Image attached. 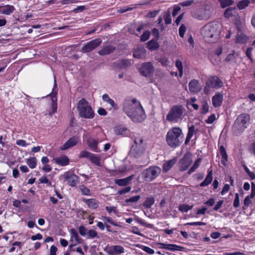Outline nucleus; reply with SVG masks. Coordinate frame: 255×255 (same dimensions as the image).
Listing matches in <instances>:
<instances>
[{
	"label": "nucleus",
	"mask_w": 255,
	"mask_h": 255,
	"mask_svg": "<svg viewBox=\"0 0 255 255\" xmlns=\"http://www.w3.org/2000/svg\"><path fill=\"white\" fill-rule=\"evenodd\" d=\"M212 170L208 171V173L205 180L200 183L201 187H205L210 184L212 181Z\"/></svg>",
	"instance_id": "25"
},
{
	"label": "nucleus",
	"mask_w": 255,
	"mask_h": 255,
	"mask_svg": "<svg viewBox=\"0 0 255 255\" xmlns=\"http://www.w3.org/2000/svg\"><path fill=\"white\" fill-rule=\"evenodd\" d=\"M216 120L215 114H212L210 116L208 119L205 120V122L207 124H212Z\"/></svg>",
	"instance_id": "62"
},
{
	"label": "nucleus",
	"mask_w": 255,
	"mask_h": 255,
	"mask_svg": "<svg viewBox=\"0 0 255 255\" xmlns=\"http://www.w3.org/2000/svg\"><path fill=\"white\" fill-rule=\"evenodd\" d=\"M131 188L130 186L127 187L125 188L122 189L121 190L118 191V194L119 195H122L124 194H126L129 192L131 190Z\"/></svg>",
	"instance_id": "60"
},
{
	"label": "nucleus",
	"mask_w": 255,
	"mask_h": 255,
	"mask_svg": "<svg viewBox=\"0 0 255 255\" xmlns=\"http://www.w3.org/2000/svg\"><path fill=\"white\" fill-rule=\"evenodd\" d=\"M88 231V229L83 226H80L79 227V234L82 236H86L87 234Z\"/></svg>",
	"instance_id": "53"
},
{
	"label": "nucleus",
	"mask_w": 255,
	"mask_h": 255,
	"mask_svg": "<svg viewBox=\"0 0 255 255\" xmlns=\"http://www.w3.org/2000/svg\"><path fill=\"white\" fill-rule=\"evenodd\" d=\"M175 163V159L173 158L171 160L165 162L163 165V171L164 172H168L171 168Z\"/></svg>",
	"instance_id": "28"
},
{
	"label": "nucleus",
	"mask_w": 255,
	"mask_h": 255,
	"mask_svg": "<svg viewBox=\"0 0 255 255\" xmlns=\"http://www.w3.org/2000/svg\"><path fill=\"white\" fill-rule=\"evenodd\" d=\"M146 50L142 46L137 47L133 51V56L135 58L142 59L145 56Z\"/></svg>",
	"instance_id": "17"
},
{
	"label": "nucleus",
	"mask_w": 255,
	"mask_h": 255,
	"mask_svg": "<svg viewBox=\"0 0 255 255\" xmlns=\"http://www.w3.org/2000/svg\"><path fill=\"white\" fill-rule=\"evenodd\" d=\"M115 50L116 47L113 45H107L103 47L98 53L100 55L104 56L113 53Z\"/></svg>",
	"instance_id": "19"
},
{
	"label": "nucleus",
	"mask_w": 255,
	"mask_h": 255,
	"mask_svg": "<svg viewBox=\"0 0 255 255\" xmlns=\"http://www.w3.org/2000/svg\"><path fill=\"white\" fill-rule=\"evenodd\" d=\"M220 152L222 156L221 163L224 165H226V162L228 160V155L226 151L225 148L224 146L221 145L220 147Z\"/></svg>",
	"instance_id": "27"
},
{
	"label": "nucleus",
	"mask_w": 255,
	"mask_h": 255,
	"mask_svg": "<svg viewBox=\"0 0 255 255\" xmlns=\"http://www.w3.org/2000/svg\"><path fill=\"white\" fill-rule=\"evenodd\" d=\"M157 61L161 64L162 65L166 66L168 65L169 61L167 58L164 57H161L158 58Z\"/></svg>",
	"instance_id": "55"
},
{
	"label": "nucleus",
	"mask_w": 255,
	"mask_h": 255,
	"mask_svg": "<svg viewBox=\"0 0 255 255\" xmlns=\"http://www.w3.org/2000/svg\"><path fill=\"white\" fill-rule=\"evenodd\" d=\"M166 120L172 122L175 120V106H174L170 110L166 116Z\"/></svg>",
	"instance_id": "29"
},
{
	"label": "nucleus",
	"mask_w": 255,
	"mask_h": 255,
	"mask_svg": "<svg viewBox=\"0 0 255 255\" xmlns=\"http://www.w3.org/2000/svg\"><path fill=\"white\" fill-rule=\"evenodd\" d=\"M56 164L61 166H66L69 164V159L66 155H63L54 159Z\"/></svg>",
	"instance_id": "22"
},
{
	"label": "nucleus",
	"mask_w": 255,
	"mask_h": 255,
	"mask_svg": "<svg viewBox=\"0 0 255 255\" xmlns=\"http://www.w3.org/2000/svg\"><path fill=\"white\" fill-rule=\"evenodd\" d=\"M235 10V8L229 7L225 10L224 11V16L225 17L229 18L233 15V11Z\"/></svg>",
	"instance_id": "48"
},
{
	"label": "nucleus",
	"mask_w": 255,
	"mask_h": 255,
	"mask_svg": "<svg viewBox=\"0 0 255 255\" xmlns=\"http://www.w3.org/2000/svg\"><path fill=\"white\" fill-rule=\"evenodd\" d=\"M248 40V37L242 33H238L236 38V42L245 43Z\"/></svg>",
	"instance_id": "32"
},
{
	"label": "nucleus",
	"mask_w": 255,
	"mask_h": 255,
	"mask_svg": "<svg viewBox=\"0 0 255 255\" xmlns=\"http://www.w3.org/2000/svg\"><path fill=\"white\" fill-rule=\"evenodd\" d=\"M189 89L191 92L197 93L200 90L198 81L195 79L191 80L189 84Z\"/></svg>",
	"instance_id": "20"
},
{
	"label": "nucleus",
	"mask_w": 255,
	"mask_h": 255,
	"mask_svg": "<svg viewBox=\"0 0 255 255\" xmlns=\"http://www.w3.org/2000/svg\"><path fill=\"white\" fill-rule=\"evenodd\" d=\"M186 30V27L183 24H181L179 29V34L181 37H183Z\"/></svg>",
	"instance_id": "57"
},
{
	"label": "nucleus",
	"mask_w": 255,
	"mask_h": 255,
	"mask_svg": "<svg viewBox=\"0 0 255 255\" xmlns=\"http://www.w3.org/2000/svg\"><path fill=\"white\" fill-rule=\"evenodd\" d=\"M201 113L202 114L207 113L209 111V106L207 102L205 101L203 103L202 107L201 108Z\"/></svg>",
	"instance_id": "51"
},
{
	"label": "nucleus",
	"mask_w": 255,
	"mask_h": 255,
	"mask_svg": "<svg viewBox=\"0 0 255 255\" xmlns=\"http://www.w3.org/2000/svg\"><path fill=\"white\" fill-rule=\"evenodd\" d=\"M153 71V67L150 63H144L139 69V72L141 75L148 77Z\"/></svg>",
	"instance_id": "10"
},
{
	"label": "nucleus",
	"mask_w": 255,
	"mask_h": 255,
	"mask_svg": "<svg viewBox=\"0 0 255 255\" xmlns=\"http://www.w3.org/2000/svg\"><path fill=\"white\" fill-rule=\"evenodd\" d=\"M161 171V168L158 166L150 167L142 171L141 176L145 181L150 182L154 180L159 175Z\"/></svg>",
	"instance_id": "6"
},
{
	"label": "nucleus",
	"mask_w": 255,
	"mask_h": 255,
	"mask_svg": "<svg viewBox=\"0 0 255 255\" xmlns=\"http://www.w3.org/2000/svg\"><path fill=\"white\" fill-rule=\"evenodd\" d=\"M79 114L82 118L92 119L94 117V113L89 103L84 99L80 100L77 105Z\"/></svg>",
	"instance_id": "2"
},
{
	"label": "nucleus",
	"mask_w": 255,
	"mask_h": 255,
	"mask_svg": "<svg viewBox=\"0 0 255 255\" xmlns=\"http://www.w3.org/2000/svg\"><path fill=\"white\" fill-rule=\"evenodd\" d=\"M143 143V140L142 138L134 137V144L131 146L129 152V156L135 158L140 157L145 150Z\"/></svg>",
	"instance_id": "4"
},
{
	"label": "nucleus",
	"mask_w": 255,
	"mask_h": 255,
	"mask_svg": "<svg viewBox=\"0 0 255 255\" xmlns=\"http://www.w3.org/2000/svg\"><path fill=\"white\" fill-rule=\"evenodd\" d=\"M141 249L145 251V252H146L147 253L149 254H153L154 253V251L153 249L150 248L149 247H146V246H142L141 245Z\"/></svg>",
	"instance_id": "59"
},
{
	"label": "nucleus",
	"mask_w": 255,
	"mask_h": 255,
	"mask_svg": "<svg viewBox=\"0 0 255 255\" xmlns=\"http://www.w3.org/2000/svg\"><path fill=\"white\" fill-rule=\"evenodd\" d=\"M194 2V0H188L179 3V4L182 6H188L191 5Z\"/></svg>",
	"instance_id": "61"
},
{
	"label": "nucleus",
	"mask_w": 255,
	"mask_h": 255,
	"mask_svg": "<svg viewBox=\"0 0 255 255\" xmlns=\"http://www.w3.org/2000/svg\"><path fill=\"white\" fill-rule=\"evenodd\" d=\"M183 108L181 106H176V119L179 118L183 113Z\"/></svg>",
	"instance_id": "58"
},
{
	"label": "nucleus",
	"mask_w": 255,
	"mask_h": 255,
	"mask_svg": "<svg viewBox=\"0 0 255 255\" xmlns=\"http://www.w3.org/2000/svg\"><path fill=\"white\" fill-rule=\"evenodd\" d=\"M135 221L140 224L141 225L144 226L146 227L149 228H152L153 227V225L152 224H147L145 222H144L140 218L137 217L135 218Z\"/></svg>",
	"instance_id": "52"
},
{
	"label": "nucleus",
	"mask_w": 255,
	"mask_h": 255,
	"mask_svg": "<svg viewBox=\"0 0 255 255\" xmlns=\"http://www.w3.org/2000/svg\"><path fill=\"white\" fill-rule=\"evenodd\" d=\"M39 182L40 183H45V184H48L49 185H51V182H50L48 179L47 178H46V177L45 176H43L42 177H41L39 179Z\"/></svg>",
	"instance_id": "63"
},
{
	"label": "nucleus",
	"mask_w": 255,
	"mask_h": 255,
	"mask_svg": "<svg viewBox=\"0 0 255 255\" xmlns=\"http://www.w3.org/2000/svg\"><path fill=\"white\" fill-rule=\"evenodd\" d=\"M70 233L71 235L70 241H73V239H74L77 244H81L83 242L82 238H80L76 230L73 228L70 230Z\"/></svg>",
	"instance_id": "24"
},
{
	"label": "nucleus",
	"mask_w": 255,
	"mask_h": 255,
	"mask_svg": "<svg viewBox=\"0 0 255 255\" xmlns=\"http://www.w3.org/2000/svg\"><path fill=\"white\" fill-rule=\"evenodd\" d=\"M157 40L156 39H151L148 41L147 43V47L151 51H154L158 49L159 45L156 41Z\"/></svg>",
	"instance_id": "30"
},
{
	"label": "nucleus",
	"mask_w": 255,
	"mask_h": 255,
	"mask_svg": "<svg viewBox=\"0 0 255 255\" xmlns=\"http://www.w3.org/2000/svg\"><path fill=\"white\" fill-rule=\"evenodd\" d=\"M190 155L188 154L184 155L183 158L179 161L180 170L181 171L186 170L191 163Z\"/></svg>",
	"instance_id": "12"
},
{
	"label": "nucleus",
	"mask_w": 255,
	"mask_h": 255,
	"mask_svg": "<svg viewBox=\"0 0 255 255\" xmlns=\"http://www.w3.org/2000/svg\"><path fill=\"white\" fill-rule=\"evenodd\" d=\"M140 196L136 195V196L130 197L128 199H126L125 202L127 204L129 202L135 203V202H137L140 199Z\"/></svg>",
	"instance_id": "50"
},
{
	"label": "nucleus",
	"mask_w": 255,
	"mask_h": 255,
	"mask_svg": "<svg viewBox=\"0 0 255 255\" xmlns=\"http://www.w3.org/2000/svg\"><path fill=\"white\" fill-rule=\"evenodd\" d=\"M102 98L104 101L109 104L112 106V108H114V109H117V104H115L114 100H113L109 97L108 94H104L103 95Z\"/></svg>",
	"instance_id": "33"
},
{
	"label": "nucleus",
	"mask_w": 255,
	"mask_h": 255,
	"mask_svg": "<svg viewBox=\"0 0 255 255\" xmlns=\"http://www.w3.org/2000/svg\"><path fill=\"white\" fill-rule=\"evenodd\" d=\"M113 250H110L108 251V253L110 255H114V253H116L118 254L124 253L125 252L124 248L119 245L113 246L112 247Z\"/></svg>",
	"instance_id": "26"
},
{
	"label": "nucleus",
	"mask_w": 255,
	"mask_h": 255,
	"mask_svg": "<svg viewBox=\"0 0 255 255\" xmlns=\"http://www.w3.org/2000/svg\"><path fill=\"white\" fill-rule=\"evenodd\" d=\"M238 56V54L235 53L234 51L233 53L229 54L225 59V61L227 62H233L236 63V58Z\"/></svg>",
	"instance_id": "37"
},
{
	"label": "nucleus",
	"mask_w": 255,
	"mask_h": 255,
	"mask_svg": "<svg viewBox=\"0 0 255 255\" xmlns=\"http://www.w3.org/2000/svg\"><path fill=\"white\" fill-rule=\"evenodd\" d=\"M133 177L134 175H131L125 178L117 179L115 180V183L120 186H127L133 180Z\"/></svg>",
	"instance_id": "18"
},
{
	"label": "nucleus",
	"mask_w": 255,
	"mask_h": 255,
	"mask_svg": "<svg viewBox=\"0 0 255 255\" xmlns=\"http://www.w3.org/2000/svg\"><path fill=\"white\" fill-rule=\"evenodd\" d=\"M98 142L95 139H91L88 140L89 146L94 151L98 152L97 147Z\"/></svg>",
	"instance_id": "36"
},
{
	"label": "nucleus",
	"mask_w": 255,
	"mask_h": 255,
	"mask_svg": "<svg viewBox=\"0 0 255 255\" xmlns=\"http://www.w3.org/2000/svg\"><path fill=\"white\" fill-rule=\"evenodd\" d=\"M79 158L85 157L89 159L93 163H94L97 166L100 165V158L98 156L91 153L87 151H82L79 155Z\"/></svg>",
	"instance_id": "9"
},
{
	"label": "nucleus",
	"mask_w": 255,
	"mask_h": 255,
	"mask_svg": "<svg viewBox=\"0 0 255 255\" xmlns=\"http://www.w3.org/2000/svg\"><path fill=\"white\" fill-rule=\"evenodd\" d=\"M77 143V139L75 137H73L65 143V144L60 148L61 150H65L75 145Z\"/></svg>",
	"instance_id": "21"
},
{
	"label": "nucleus",
	"mask_w": 255,
	"mask_h": 255,
	"mask_svg": "<svg viewBox=\"0 0 255 255\" xmlns=\"http://www.w3.org/2000/svg\"><path fill=\"white\" fill-rule=\"evenodd\" d=\"M1 13L3 14L10 15L15 10V8L11 5L1 6Z\"/></svg>",
	"instance_id": "23"
},
{
	"label": "nucleus",
	"mask_w": 255,
	"mask_h": 255,
	"mask_svg": "<svg viewBox=\"0 0 255 255\" xmlns=\"http://www.w3.org/2000/svg\"><path fill=\"white\" fill-rule=\"evenodd\" d=\"M176 68L179 72V77H182L183 74V65L179 60H176Z\"/></svg>",
	"instance_id": "40"
},
{
	"label": "nucleus",
	"mask_w": 255,
	"mask_h": 255,
	"mask_svg": "<svg viewBox=\"0 0 255 255\" xmlns=\"http://www.w3.org/2000/svg\"><path fill=\"white\" fill-rule=\"evenodd\" d=\"M26 163L29 167L32 169L34 168L36 166V159L34 157H30L27 159Z\"/></svg>",
	"instance_id": "41"
},
{
	"label": "nucleus",
	"mask_w": 255,
	"mask_h": 255,
	"mask_svg": "<svg viewBox=\"0 0 255 255\" xmlns=\"http://www.w3.org/2000/svg\"><path fill=\"white\" fill-rule=\"evenodd\" d=\"M162 246L161 248L164 249L169 250L170 251L175 250V245L174 244H167L164 243L160 244Z\"/></svg>",
	"instance_id": "45"
},
{
	"label": "nucleus",
	"mask_w": 255,
	"mask_h": 255,
	"mask_svg": "<svg viewBox=\"0 0 255 255\" xmlns=\"http://www.w3.org/2000/svg\"><path fill=\"white\" fill-rule=\"evenodd\" d=\"M219 1L223 8L231 5L234 3L233 0H219Z\"/></svg>",
	"instance_id": "42"
},
{
	"label": "nucleus",
	"mask_w": 255,
	"mask_h": 255,
	"mask_svg": "<svg viewBox=\"0 0 255 255\" xmlns=\"http://www.w3.org/2000/svg\"><path fill=\"white\" fill-rule=\"evenodd\" d=\"M128 130L126 128L117 127L115 129V132L117 135H126L128 134Z\"/></svg>",
	"instance_id": "34"
},
{
	"label": "nucleus",
	"mask_w": 255,
	"mask_h": 255,
	"mask_svg": "<svg viewBox=\"0 0 255 255\" xmlns=\"http://www.w3.org/2000/svg\"><path fill=\"white\" fill-rule=\"evenodd\" d=\"M250 120V117L247 114L243 113L238 116L233 125L234 131L237 133H242L247 128Z\"/></svg>",
	"instance_id": "3"
},
{
	"label": "nucleus",
	"mask_w": 255,
	"mask_h": 255,
	"mask_svg": "<svg viewBox=\"0 0 255 255\" xmlns=\"http://www.w3.org/2000/svg\"><path fill=\"white\" fill-rule=\"evenodd\" d=\"M87 238L89 239V238H94L95 237H97V238H99V236H98V234L97 233L93 230H88V232H87Z\"/></svg>",
	"instance_id": "47"
},
{
	"label": "nucleus",
	"mask_w": 255,
	"mask_h": 255,
	"mask_svg": "<svg viewBox=\"0 0 255 255\" xmlns=\"http://www.w3.org/2000/svg\"><path fill=\"white\" fill-rule=\"evenodd\" d=\"M164 19L166 24H169L171 22V17L169 11L166 12L164 15Z\"/></svg>",
	"instance_id": "54"
},
{
	"label": "nucleus",
	"mask_w": 255,
	"mask_h": 255,
	"mask_svg": "<svg viewBox=\"0 0 255 255\" xmlns=\"http://www.w3.org/2000/svg\"><path fill=\"white\" fill-rule=\"evenodd\" d=\"M195 130L194 126L192 125L188 128V132L186 138L185 144H187L192 137Z\"/></svg>",
	"instance_id": "35"
},
{
	"label": "nucleus",
	"mask_w": 255,
	"mask_h": 255,
	"mask_svg": "<svg viewBox=\"0 0 255 255\" xmlns=\"http://www.w3.org/2000/svg\"><path fill=\"white\" fill-rule=\"evenodd\" d=\"M193 208V205L189 206L186 204H183L179 206V210L182 212H187Z\"/></svg>",
	"instance_id": "44"
},
{
	"label": "nucleus",
	"mask_w": 255,
	"mask_h": 255,
	"mask_svg": "<svg viewBox=\"0 0 255 255\" xmlns=\"http://www.w3.org/2000/svg\"><path fill=\"white\" fill-rule=\"evenodd\" d=\"M233 206L235 208H238L240 206L239 194L237 193L235 194V198L233 203Z\"/></svg>",
	"instance_id": "56"
},
{
	"label": "nucleus",
	"mask_w": 255,
	"mask_h": 255,
	"mask_svg": "<svg viewBox=\"0 0 255 255\" xmlns=\"http://www.w3.org/2000/svg\"><path fill=\"white\" fill-rule=\"evenodd\" d=\"M88 207L92 209H96L98 207V203L94 199H83Z\"/></svg>",
	"instance_id": "31"
},
{
	"label": "nucleus",
	"mask_w": 255,
	"mask_h": 255,
	"mask_svg": "<svg viewBox=\"0 0 255 255\" xmlns=\"http://www.w3.org/2000/svg\"><path fill=\"white\" fill-rule=\"evenodd\" d=\"M101 38H96L87 43L81 49L83 53L90 52L102 43Z\"/></svg>",
	"instance_id": "8"
},
{
	"label": "nucleus",
	"mask_w": 255,
	"mask_h": 255,
	"mask_svg": "<svg viewBox=\"0 0 255 255\" xmlns=\"http://www.w3.org/2000/svg\"><path fill=\"white\" fill-rule=\"evenodd\" d=\"M220 31V24L212 22L205 25L202 28L201 33L205 37L217 38Z\"/></svg>",
	"instance_id": "5"
},
{
	"label": "nucleus",
	"mask_w": 255,
	"mask_h": 255,
	"mask_svg": "<svg viewBox=\"0 0 255 255\" xmlns=\"http://www.w3.org/2000/svg\"><path fill=\"white\" fill-rule=\"evenodd\" d=\"M64 176L69 186L74 187L77 184L79 177L77 175L71 174L69 172H67L65 173Z\"/></svg>",
	"instance_id": "15"
},
{
	"label": "nucleus",
	"mask_w": 255,
	"mask_h": 255,
	"mask_svg": "<svg viewBox=\"0 0 255 255\" xmlns=\"http://www.w3.org/2000/svg\"><path fill=\"white\" fill-rule=\"evenodd\" d=\"M223 83L217 77H212L206 82V87L218 88L222 86Z\"/></svg>",
	"instance_id": "14"
},
{
	"label": "nucleus",
	"mask_w": 255,
	"mask_h": 255,
	"mask_svg": "<svg viewBox=\"0 0 255 255\" xmlns=\"http://www.w3.org/2000/svg\"><path fill=\"white\" fill-rule=\"evenodd\" d=\"M150 32L149 30L145 31L140 36V41L144 42L147 40L150 36Z\"/></svg>",
	"instance_id": "46"
},
{
	"label": "nucleus",
	"mask_w": 255,
	"mask_h": 255,
	"mask_svg": "<svg viewBox=\"0 0 255 255\" xmlns=\"http://www.w3.org/2000/svg\"><path fill=\"white\" fill-rule=\"evenodd\" d=\"M57 88V84L55 80V77L54 78V88L53 89L52 92L49 95L51 97V100L52 101V103H54V102H56L57 101V98H56V95L57 94V91H55V89Z\"/></svg>",
	"instance_id": "39"
},
{
	"label": "nucleus",
	"mask_w": 255,
	"mask_h": 255,
	"mask_svg": "<svg viewBox=\"0 0 255 255\" xmlns=\"http://www.w3.org/2000/svg\"><path fill=\"white\" fill-rule=\"evenodd\" d=\"M79 189L82 192L83 194L85 195H90L91 194V191L90 189H89L84 185H80L79 186Z\"/></svg>",
	"instance_id": "49"
},
{
	"label": "nucleus",
	"mask_w": 255,
	"mask_h": 255,
	"mask_svg": "<svg viewBox=\"0 0 255 255\" xmlns=\"http://www.w3.org/2000/svg\"><path fill=\"white\" fill-rule=\"evenodd\" d=\"M154 203V199L152 197L147 198L143 203V205L146 208H150Z\"/></svg>",
	"instance_id": "38"
},
{
	"label": "nucleus",
	"mask_w": 255,
	"mask_h": 255,
	"mask_svg": "<svg viewBox=\"0 0 255 255\" xmlns=\"http://www.w3.org/2000/svg\"><path fill=\"white\" fill-rule=\"evenodd\" d=\"M214 8L209 5L199 8L194 12L193 16L199 20H208L212 15Z\"/></svg>",
	"instance_id": "7"
},
{
	"label": "nucleus",
	"mask_w": 255,
	"mask_h": 255,
	"mask_svg": "<svg viewBox=\"0 0 255 255\" xmlns=\"http://www.w3.org/2000/svg\"><path fill=\"white\" fill-rule=\"evenodd\" d=\"M57 248L54 245L51 246L50 249V254L49 255H56V252Z\"/></svg>",
	"instance_id": "64"
},
{
	"label": "nucleus",
	"mask_w": 255,
	"mask_h": 255,
	"mask_svg": "<svg viewBox=\"0 0 255 255\" xmlns=\"http://www.w3.org/2000/svg\"><path fill=\"white\" fill-rule=\"evenodd\" d=\"M133 64V61L129 59H122L117 61L115 63V66L116 68L122 69H126Z\"/></svg>",
	"instance_id": "13"
},
{
	"label": "nucleus",
	"mask_w": 255,
	"mask_h": 255,
	"mask_svg": "<svg viewBox=\"0 0 255 255\" xmlns=\"http://www.w3.org/2000/svg\"><path fill=\"white\" fill-rule=\"evenodd\" d=\"M212 104L215 108L220 107L222 104L223 101V95L220 93H217L212 97Z\"/></svg>",
	"instance_id": "16"
},
{
	"label": "nucleus",
	"mask_w": 255,
	"mask_h": 255,
	"mask_svg": "<svg viewBox=\"0 0 255 255\" xmlns=\"http://www.w3.org/2000/svg\"><path fill=\"white\" fill-rule=\"evenodd\" d=\"M249 3L250 1L249 0H243L238 3L237 6L240 9H243L248 6Z\"/></svg>",
	"instance_id": "43"
},
{
	"label": "nucleus",
	"mask_w": 255,
	"mask_h": 255,
	"mask_svg": "<svg viewBox=\"0 0 255 255\" xmlns=\"http://www.w3.org/2000/svg\"><path fill=\"white\" fill-rule=\"evenodd\" d=\"M166 141L169 145L175 147V127H173L168 131L166 136Z\"/></svg>",
	"instance_id": "11"
},
{
	"label": "nucleus",
	"mask_w": 255,
	"mask_h": 255,
	"mask_svg": "<svg viewBox=\"0 0 255 255\" xmlns=\"http://www.w3.org/2000/svg\"><path fill=\"white\" fill-rule=\"evenodd\" d=\"M123 111L134 123H141L146 118L144 110L140 103L135 99H126L123 103Z\"/></svg>",
	"instance_id": "1"
}]
</instances>
